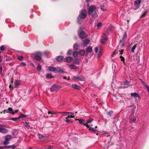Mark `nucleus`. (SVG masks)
I'll use <instances>...</instances> for the list:
<instances>
[{"label": "nucleus", "mask_w": 149, "mask_h": 149, "mask_svg": "<svg viewBox=\"0 0 149 149\" xmlns=\"http://www.w3.org/2000/svg\"><path fill=\"white\" fill-rule=\"evenodd\" d=\"M88 13L92 17L95 18L97 17V14L96 12V7L95 6H91L88 9Z\"/></svg>", "instance_id": "f257e3e1"}, {"label": "nucleus", "mask_w": 149, "mask_h": 149, "mask_svg": "<svg viewBox=\"0 0 149 149\" xmlns=\"http://www.w3.org/2000/svg\"><path fill=\"white\" fill-rule=\"evenodd\" d=\"M87 11L86 10H83L79 15L77 18V22L78 23L80 24L81 23V19H85L86 16Z\"/></svg>", "instance_id": "f03ea898"}, {"label": "nucleus", "mask_w": 149, "mask_h": 149, "mask_svg": "<svg viewBox=\"0 0 149 149\" xmlns=\"http://www.w3.org/2000/svg\"><path fill=\"white\" fill-rule=\"evenodd\" d=\"M127 37V35L126 32L124 33L123 37L121 40H120L119 45L122 47L124 46V43L125 42V39Z\"/></svg>", "instance_id": "7ed1b4c3"}, {"label": "nucleus", "mask_w": 149, "mask_h": 149, "mask_svg": "<svg viewBox=\"0 0 149 149\" xmlns=\"http://www.w3.org/2000/svg\"><path fill=\"white\" fill-rule=\"evenodd\" d=\"M61 87V86L59 85L54 84L51 87L50 90L51 91H54L57 90L59 89Z\"/></svg>", "instance_id": "20e7f679"}, {"label": "nucleus", "mask_w": 149, "mask_h": 149, "mask_svg": "<svg viewBox=\"0 0 149 149\" xmlns=\"http://www.w3.org/2000/svg\"><path fill=\"white\" fill-rule=\"evenodd\" d=\"M12 138V136L10 135H7L5 137V141L3 142V144L4 145H6L8 144V141H10Z\"/></svg>", "instance_id": "39448f33"}, {"label": "nucleus", "mask_w": 149, "mask_h": 149, "mask_svg": "<svg viewBox=\"0 0 149 149\" xmlns=\"http://www.w3.org/2000/svg\"><path fill=\"white\" fill-rule=\"evenodd\" d=\"M41 56L42 54L41 52H37L34 56V58L37 61H40L41 60Z\"/></svg>", "instance_id": "423d86ee"}, {"label": "nucleus", "mask_w": 149, "mask_h": 149, "mask_svg": "<svg viewBox=\"0 0 149 149\" xmlns=\"http://www.w3.org/2000/svg\"><path fill=\"white\" fill-rule=\"evenodd\" d=\"M81 28L80 27L79 30V32H80V33L79 34V36L80 38H84L86 37V34L84 31H81Z\"/></svg>", "instance_id": "0eeeda50"}, {"label": "nucleus", "mask_w": 149, "mask_h": 149, "mask_svg": "<svg viewBox=\"0 0 149 149\" xmlns=\"http://www.w3.org/2000/svg\"><path fill=\"white\" fill-rule=\"evenodd\" d=\"M108 38L106 34L104 33L102 36V39H101V43L102 44H104L107 40Z\"/></svg>", "instance_id": "6e6552de"}, {"label": "nucleus", "mask_w": 149, "mask_h": 149, "mask_svg": "<svg viewBox=\"0 0 149 149\" xmlns=\"http://www.w3.org/2000/svg\"><path fill=\"white\" fill-rule=\"evenodd\" d=\"M5 112L10 113L13 114H14V113L13 112L12 108H9L8 109L4 110L3 111V113H5Z\"/></svg>", "instance_id": "1a4fd4ad"}, {"label": "nucleus", "mask_w": 149, "mask_h": 149, "mask_svg": "<svg viewBox=\"0 0 149 149\" xmlns=\"http://www.w3.org/2000/svg\"><path fill=\"white\" fill-rule=\"evenodd\" d=\"M98 48L97 47H96L95 49V52L96 53H98L97 56L98 58L100 57L102 55V53L101 52V49L99 50V51L98 52Z\"/></svg>", "instance_id": "9d476101"}, {"label": "nucleus", "mask_w": 149, "mask_h": 149, "mask_svg": "<svg viewBox=\"0 0 149 149\" xmlns=\"http://www.w3.org/2000/svg\"><path fill=\"white\" fill-rule=\"evenodd\" d=\"M82 40L83 41V43H82V45L84 46H87L90 42V40L87 39L83 40Z\"/></svg>", "instance_id": "9b49d317"}, {"label": "nucleus", "mask_w": 149, "mask_h": 149, "mask_svg": "<svg viewBox=\"0 0 149 149\" xmlns=\"http://www.w3.org/2000/svg\"><path fill=\"white\" fill-rule=\"evenodd\" d=\"M8 131V130L2 128L1 127H0V132L3 133H7Z\"/></svg>", "instance_id": "f8f14e48"}, {"label": "nucleus", "mask_w": 149, "mask_h": 149, "mask_svg": "<svg viewBox=\"0 0 149 149\" xmlns=\"http://www.w3.org/2000/svg\"><path fill=\"white\" fill-rule=\"evenodd\" d=\"M20 84V81L18 80H16L15 81L14 84V87L16 88L18 87Z\"/></svg>", "instance_id": "ddd939ff"}, {"label": "nucleus", "mask_w": 149, "mask_h": 149, "mask_svg": "<svg viewBox=\"0 0 149 149\" xmlns=\"http://www.w3.org/2000/svg\"><path fill=\"white\" fill-rule=\"evenodd\" d=\"M72 88L76 90H79L81 88L79 86L76 84H73L72 85Z\"/></svg>", "instance_id": "4468645a"}, {"label": "nucleus", "mask_w": 149, "mask_h": 149, "mask_svg": "<svg viewBox=\"0 0 149 149\" xmlns=\"http://www.w3.org/2000/svg\"><path fill=\"white\" fill-rule=\"evenodd\" d=\"M55 70V73L58 72L60 73H62L64 72V71L61 70L60 68L58 67H57L56 68V70Z\"/></svg>", "instance_id": "2eb2a0df"}, {"label": "nucleus", "mask_w": 149, "mask_h": 149, "mask_svg": "<svg viewBox=\"0 0 149 149\" xmlns=\"http://www.w3.org/2000/svg\"><path fill=\"white\" fill-rule=\"evenodd\" d=\"M131 95L132 97H133L135 98H136V97H140V96L139 94L136 93H131Z\"/></svg>", "instance_id": "dca6fc26"}, {"label": "nucleus", "mask_w": 149, "mask_h": 149, "mask_svg": "<svg viewBox=\"0 0 149 149\" xmlns=\"http://www.w3.org/2000/svg\"><path fill=\"white\" fill-rule=\"evenodd\" d=\"M141 0H136L134 2V5L136 7H139V6L140 5Z\"/></svg>", "instance_id": "f3484780"}, {"label": "nucleus", "mask_w": 149, "mask_h": 149, "mask_svg": "<svg viewBox=\"0 0 149 149\" xmlns=\"http://www.w3.org/2000/svg\"><path fill=\"white\" fill-rule=\"evenodd\" d=\"M64 58V57L62 56H58L56 58L57 60L58 61L60 62L63 61Z\"/></svg>", "instance_id": "a211bd4d"}, {"label": "nucleus", "mask_w": 149, "mask_h": 149, "mask_svg": "<svg viewBox=\"0 0 149 149\" xmlns=\"http://www.w3.org/2000/svg\"><path fill=\"white\" fill-rule=\"evenodd\" d=\"M73 58L72 57L68 56L66 58V61L67 62H71L73 60Z\"/></svg>", "instance_id": "6ab92c4d"}, {"label": "nucleus", "mask_w": 149, "mask_h": 149, "mask_svg": "<svg viewBox=\"0 0 149 149\" xmlns=\"http://www.w3.org/2000/svg\"><path fill=\"white\" fill-rule=\"evenodd\" d=\"M69 67L71 69H77V67L73 64L70 65Z\"/></svg>", "instance_id": "aec40b11"}, {"label": "nucleus", "mask_w": 149, "mask_h": 149, "mask_svg": "<svg viewBox=\"0 0 149 149\" xmlns=\"http://www.w3.org/2000/svg\"><path fill=\"white\" fill-rule=\"evenodd\" d=\"M49 71H50L54 72H55L56 71V68L53 67H49Z\"/></svg>", "instance_id": "412c9836"}, {"label": "nucleus", "mask_w": 149, "mask_h": 149, "mask_svg": "<svg viewBox=\"0 0 149 149\" xmlns=\"http://www.w3.org/2000/svg\"><path fill=\"white\" fill-rule=\"evenodd\" d=\"M85 80V78L83 76H78L77 80L81 81H84Z\"/></svg>", "instance_id": "4be33fe9"}, {"label": "nucleus", "mask_w": 149, "mask_h": 149, "mask_svg": "<svg viewBox=\"0 0 149 149\" xmlns=\"http://www.w3.org/2000/svg\"><path fill=\"white\" fill-rule=\"evenodd\" d=\"M92 52V48L91 47H89L87 48L86 52Z\"/></svg>", "instance_id": "5701e85b"}, {"label": "nucleus", "mask_w": 149, "mask_h": 149, "mask_svg": "<svg viewBox=\"0 0 149 149\" xmlns=\"http://www.w3.org/2000/svg\"><path fill=\"white\" fill-rule=\"evenodd\" d=\"M85 53V51L84 50H81L79 52V54L81 55H83Z\"/></svg>", "instance_id": "b1692460"}, {"label": "nucleus", "mask_w": 149, "mask_h": 149, "mask_svg": "<svg viewBox=\"0 0 149 149\" xmlns=\"http://www.w3.org/2000/svg\"><path fill=\"white\" fill-rule=\"evenodd\" d=\"M38 136L39 139L40 140H41L42 141H43L44 140L43 138H44V136H43L39 134H38Z\"/></svg>", "instance_id": "393cba45"}, {"label": "nucleus", "mask_w": 149, "mask_h": 149, "mask_svg": "<svg viewBox=\"0 0 149 149\" xmlns=\"http://www.w3.org/2000/svg\"><path fill=\"white\" fill-rule=\"evenodd\" d=\"M59 113H70L71 115H72V116H74V113H73L67 112H59Z\"/></svg>", "instance_id": "a878e982"}, {"label": "nucleus", "mask_w": 149, "mask_h": 149, "mask_svg": "<svg viewBox=\"0 0 149 149\" xmlns=\"http://www.w3.org/2000/svg\"><path fill=\"white\" fill-rule=\"evenodd\" d=\"M74 61L75 63L77 64H79L80 63V61L79 60L77 59V58H75L74 59Z\"/></svg>", "instance_id": "bb28decb"}, {"label": "nucleus", "mask_w": 149, "mask_h": 149, "mask_svg": "<svg viewBox=\"0 0 149 149\" xmlns=\"http://www.w3.org/2000/svg\"><path fill=\"white\" fill-rule=\"evenodd\" d=\"M79 47V45L76 43H75L73 46V48L74 50H77Z\"/></svg>", "instance_id": "cd10ccee"}, {"label": "nucleus", "mask_w": 149, "mask_h": 149, "mask_svg": "<svg viewBox=\"0 0 149 149\" xmlns=\"http://www.w3.org/2000/svg\"><path fill=\"white\" fill-rule=\"evenodd\" d=\"M78 52L77 51H75L74 52V53H73V56L74 57H77V56H78Z\"/></svg>", "instance_id": "c85d7f7f"}, {"label": "nucleus", "mask_w": 149, "mask_h": 149, "mask_svg": "<svg viewBox=\"0 0 149 149\" xmlns=\"http://www.w3.org/2000/svg\"><path fill=\"white\" fill-rule=\"evenodd\" d=\"M59 112H50V111H48V113L49 114H56V115H57V113H59Z\"/></svg>", "instance_id": "c756f323"}, {"label": "nucleus", "mask_w": 149, "mask_h": 149, "mask_svg": "<svg viewBox=\"0 0 149 149\" xmlns=\"http://www.w3.org/2000/svg\"><path fill=\"white\" fill-rule=\"evenodd\" d=\"M68 117H67L66 118V120H65V121L66 123H72V120H69L68 119Z\"/></svg>", "instance_id": "7c9ffc66"}, {"label": "nucleus", "mask_w": 149, "mask_h": 149, "mask_svg": "<svg viewBox=\"0 0 149 149\" xmlns=\"http://www.w3.org/2000/svg\"><path fill=\"white\" fill-rule=\"evenodd\" d=\"M11 119L13 121H15L17 122L18 121V120H19V118H18V117L17 118H12Z\"/></svg>", "instance_id": "2f4dec72"}, {"label": "nucleus", "mask_w": 149, "mask_h": 149, "mask_svg": "<svg viewBox=\"0 0 149 149\" xmlns=\"http://www.w3.org/2000/svg\"><path fill=\"white\" fill-rule=\"evenodd\" d=\"M148 10H145L144 12L143 13V14L142 15V17H144L147 14Z\"/></svg>", "instance_id": "473e14b6"}, {"label": "nucleus", "mask_w": 149, "mask_h": 149, "mask_svg": "<svg viewBox=\"0 0 149 149\" xmlns=\"http://www.w3.org/2000/svg\"><path fill=\"white\" fill-rule=\"evenodd\" d=\"M52 77V75L50 74H47L46 75V77L47 78V79H50Z\"/></svg>", "instance_id": "72a5a7b5"}, {"label": "nucleus", "mask_w": 149, "mask_h": 149, "mask_svg": "<svg viewBox=\"0 0 149 149\" xmlns=\"http://www.w3.org/2000/svg\"><path fill=\"white\" fill-rule=\"evenodd\" d=\"M129 83L130 82L127 81H125L123 82V84L125 85H130L129 84Z\"/></svg>", "instance_id": "f704fd0d"}, {"label": "nucleus", "mask_w": 149, "mask_h": 149, "mask_svg": "<svg viewBox=\"0 0 149 149\" xmlns=\"http://www.w3.org/2000/svg\"><path fill=\"white\" fill-rule=\"evenodd\" d=\"M37 69L38 71H40L41 70V65L40 64H38Z\"/></svg>", "instance_id": "c9c22d12"}, {"label": "nucleus", "mask_w": 149, "mask_h": 149, "mask_svg": "<svg viewBox=\"0 0 149 149\" xmlns=\"http://www.w3.org/2000/svg\"><path fill=\"white\" fill-rule=\"evenodd\" d=\"M25 126L28 128H29L30 127L29 123L26 122H25Z\"/></svg>", "instance_id": "e433bc0d"}, {"label": "nucleus", "mask_w": 149, "mask_h": 149, "mask_svg": "<svg viewBox=\"0 0 149 149\" xmlns=\"http://www.w3.org/2000/svg\"><path fill=\"white\" fill-rule=\"evenodd\" d=\"M97 28H99L102 26V24L101 22H98L97 24Z\"/></svg>", "instance_id": "4c0bfd02"}, {"label": "nucleus", "mask_w": 149, "mask_h": 149, "mask_svg": "<svg viewBox=\"0 0 149 149\" xmlns=\"http://www.w3.org/2000/svg\"><path fill=\"white\" fill-rule=\"evenodd\" d=\"M89 130H91L93 132H95L96 131V129L95 128L92 127H90L89 129Z\"/></svg>", "instance_id": "58836bf2"}, {"label": "nucleus", "mask_w": 149, "mask_h": 149, "mask_svg": "<svg viewBox=\"0 0 149 149\" xmlns=\"http://www.w3.org/2000/svg\"><path fill=\"white\" fill-rule=\"evenodd\" d=\"M76 120H78L79 121V123L80 124H82L84 122V120L83 119H76Z\"/></svg>", "instance_id": "ea45409f"}, {"label": "nucleus", "mask_w": 149, "mask_h": 149, "mask_svg": "<svg viewBox=\"0 0 149 149\" xmlns=\"http://www.w3.org/2000/svg\"><path fill=\"white\" fill-rule=\"evenodd\" d=\"M136 47V45H134L132 48L131 51L132 52H134V50L135 49Z\"/></svg>", "instance_id": "a19ab883"}, {"label": "nucleus", "mask_w": 149, "mask_h": 149, "mask_svg": "<svg viewBox=\"0 0 149 149\" xmlns=\"http://www.w3.org/2000/svg\"><path fill=\"white\" fill-rule=\"evenodd\" d=\"M78 76H73L72 77V80H77Z\"/></svg>", "instance_id": "79ce46f5"}, {"label": "nucleus", "mask_w": 149, "mask_h": 149, "mask_svg": "<svg viewBox=\"0 0 149 149\" xmlns=\"http://www.w3.org/2000/svg\"><path fill=\"white\" fill-rule=\"evenodd\" d=\"M113 112L112 111H110L109 112L107 113V115L109 116H111Z\"/></svg>", "instance_id": "37998d69"}, {"label": "nucleus", "mask_w": 149, "mask_h": 149, "mask_svg": "<svg viewBox=\"0 0 149 149\" xmlns=\"http://www.w3.org/2000/svg\"><path fill=\"white\" fill-rule=\"evenodd\" d=\"M25 117V115H24L23 114H20V116L18 117V118H19V119H20L23 118V117Z\"/></svg>", "instance_id": "c03bdc74"}, {"label": "nucleus", "mask_w": 149, "mask_h": 149, "mask_svg": "<svg viewBox=\"0 0 149 149\" xmlns=\"http://www.w3.org/2000/svg\"><path fill=\"white\" fill-rule=\"evenodd\" d=\"M72 53V50H69L67 52V54L68 55H70Z\"/></svg>", "instance_id": "a18cd8bd"}, {"label": "nucleus", "mask_w": 149, "mask_h": 149, "mask_svg": "<svg viewBox=\"0 0 149 149\" xmlns=\"http://www.w3.org/2000/svg\"><path fill=\"white\" fill-rule=\"evenodd\" d=\"M4 49H5V47H4V46H3V45L1 46L0 47V50L1 51H3L4 50Z\"/></svg>", "instance_id": "49530a36"}, {"label": "nucleus", "mask_w": 149, "mask_h": 149, "mask_svg": "<svg viewBox=\"0 0 149 149\" xmlns=\"http://www.w3.org/2000/svg\"><path fill=\"white\" fill-rule=\"evenodd\" d=\"M93 120V119L92 118H90L87 121V122L88 123H91Z\"/></svg>", "instance_id": "de8ad7c7"}, {"label": "nucleus", "mask_w": 149, "mask_h": 149, "mask_svg": "<svg viewBox=\"0 0 149 149\" xmlns=\"http://www.w3.org/2000/svg\"><path fill=\"white\" fill-rule=\"evenodd\" d=\"M23 58L22 56H19L18 57V60L20 61H22L23 59Z\"/></svg>", "instance_id": "09e8293b"}, {"label": "nucleus", "mask_w": 149, "mask_h": 149, "mask_svg": "<svg viewBox=\"0 0 149 149\" xmlns=\"http://www.w3.org/2000/svg\"><path fill=\"white\" fill-rule=\"evenodd\" d=\"M145 87L147 88V90L148 91L149 94V86L147 85H145Z\"/></svg>", "instance_id": "8fccbe9b"}, {"label": "nucleus", "mask_w": 149, "mask_h": 149, "mask_svg": "<svg viewBox=\"0 0 149 149\" xmlns=\"http://www.w3.org/2000/svg\"><path fill=\"white\" fill-rule=\"evenodd\" d=\"M88 123H87V122H86V123H85L84 122L82 124L84 125V126H86V127H89V126L88 125H87V124Z\"/></svg>", "instance_id": "3c124183"}, {"label": "nucleus", "mask_w": 149, "mask_h": 149, "mask_svg": "<svg viewBox=\"0 0 149 149\" xmlns=\"http://www.w3.org/2000/svg\"><path fill=\"white\" fill-rule=\"evenodd\" d=\"M136 120L135 118H133L130 120V122L132 123V122H134Z\"/></svg>", "instance_id": "603ef678"}, {"label": "nucleus", "mask_w": 149, "mask_h": 149, "mask_svg": "<svg viewBox=\"0 0 149 149\" xmlns=\"http://www.w3.org/2000/svg\"><path fill=\"white\" fill-rule=\"evenodd\" d=\"M74 117V116H72V115H69L67 117H68V118H73Z\"/></svg>", "instance_id": "864d4df0"}, {"label": "nucleus", "mask_w": 149, "mask_h": 149, "mask_svg": "<svg viewBox=\"0 0 149 149\" xmlns=\"http://www.w3.org/2000/svg\"><path fill=\"white\" fill-rule=\"evenodd\" d=\"M49 53V52L48 51L45 52L44 53V54L45 55H47Z\"/></svg>", "instance_id": "5fc2aeb1"}, {"label": "nucleus", "mask_w": 149, "mask_h": 149, "mask_svg": "<svg viewBox=\"0 0 149 149\" xmlns=\"http://www.w3.org/2000/svg\"><path fill=\"white\" fill-rule=\"evenodd\" d=\"M117 53L116 51H115L113 52V53L111 54V56H113L115 54H116Z\"/></svg>", "instance_id": "6e6d98bb"}, {"label": "nucleus", "mask_w": 149, "mask_h": 149, "mask_svg": "<svg viewBox=\"0 0 149 149\" xmlns=\"http://www.w3.org/2000/svg\"><path fill=\"white\" fill-rule=\"evenodd\" d=\"M120 57L121 58V60L122 61H123L124 60V57L123 56H121V55L120 56Z\"/></svg>", "instance_id": "4d7b16f0"}, {"label": "nucleus", "mask_w": 149, "mask_h": 149, "mask_svg": "<svg viewBox=\"0 0 149 149\" xmlns=\"http://www.w3.org/2000/svg\"><path fill=\"white\" fill-rule=\"evenodd\" d=\"M21 64H22V65L23 66H25L26 65V63L24 62H22Z\"/></svg>", "instance_id": "13d9d810"}, {"label": "nucleus", "mask_w": 149, "mask_h": 149, "mask_svg": "<svg viewBox=\"0 0 149 149\" xmlns=\"http://www.w3.org/2000/svg\"><path fill=\"white\" fill-rule=\"evenodd\" d=\"M101 9L102 10V11H105V9H104L102 7H101Z\"/></svg>", "instance_id": "bf43d9fd"}, {"label": "nucleus", "mask_w": 149, "mask_h": 149, "mask_svg": "<svg viewBox=\"0 0 149 149\" xmlns=\"http://www.w3.org/2000/svg\"><path fill=\"white\" fill-rule=\"evenodd\" d=\"M123 51V50H122L121 51H120V50L119 51V52H120V54H122V52Z\"/></svg>", "instance_id": "052dcab7"}, {"label": "nucleus", "mask_w": 149, "mask_h": 149, "mask_svg": "<svg viewBox=\"0 0 149 149\" xmlns=\"http://www.w3.org/2000/svg\"><path fill=\"white\" fill-rule=\"evenodd\" d=\"M52 148L50 146H49L48 148H47V149H52Z\"/></svg>", "instance_id": "680f3d73"}, {"label": "nucleus", "mask_w": 149, "mask_h": 149, "mask_svg": "<svg viewBox=\"0 0 149 149\" xmlns=\"http://www.w3.org/2000/svg\"><path fill=\"white\" fill-rule=\"evenodd\" d=\"M143 84L144 85V86H145V85H147L146 84V83L144 82H143Z\"/></svg>", "instance_id": "e2e57ef3"}, {"label": "nucleus", "mask_w": 149, "mask_h": 149, "mask_svg": "<svg viewBox=\"0 0 149 149\" xmlns=\"http://www.w3.org/2000/svg\"><path fill=\"white\" fill-rule=\"evenodd\" d=\"M0 69H1V71H2V68L1 66V68H0Z\"/></svg>", "instance_id": "0e129e2a"}, {"label": "nucleus", "mask_w": 149, "mask_h": 149, "mask_svg": "<svg viewBox=\"0 0 149 149\" xmlns=\"http://www.w3.org/2000/svg\"><path fill=\"white\" fill-rule=\"evenodd\" d=\"M18 111V110H16L15 111V112L16 113V112H17Z\"/></svg>", "instance_id": "69168bd1"}, {"label": "nucleus", "mask_w": 149, "mask_h": 149, "mask_svg": "<svg viewBox=\"0 0 149 149\" xmlns=\"http://www.w3.org/2000/svg\"><path fill=\"white\" fill-rule=\"evenodd\" d=\"M63 79H66V77H64V78H63Z\"/></svg>", "instance_id": "338daca9"}, {"label": "nucleus", "mask_w": 149, "mask_h": 149, "mask_svg": "<svg viewBox=\"0 0 149 149\" xmlns=\"http://www.w3.org/2000/svg\"><path fill=\"white\" fill-rule=\"evenodd\" d=\"M7 147V146L3 147V148H6Z\"/></svg>", "instance_id": "774afa93"}]
</instances>
